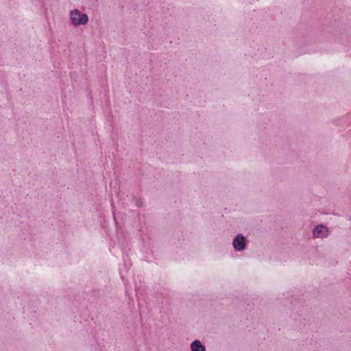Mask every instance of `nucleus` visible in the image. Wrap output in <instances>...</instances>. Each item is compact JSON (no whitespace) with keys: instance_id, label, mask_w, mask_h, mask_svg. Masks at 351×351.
<instances>
[{"instance_id":"7ed1b4c3","label":"nucleus","mask_w":351,"mask_h":351,"mask_svg":"<svg viewBox=\"0 0 351 351\" xmlns=\"http://www.w3.org/2000/svg\"><path fill=\"white\" fill-rule=\"evenodd\" d=\"M328 228L327 226L320 224L317 226L313 230L314 237L317 238H324L328 235Z\"/></svg>"},{"instance_id":"f257e3e1","label":"nucleus","mask_w":351,"mask_h":351,"mask_svg":"<svg viewBox=\"0 0 351 351\" xmlns=\"http://www.w3.org/2000/svg\"><path fill=\"white\" fill-rule=\"evenodd\" d=\"M70 18L73 25L75 26L86 25L88 21V16L85 14H82L78 10H73L70 14Z\"/></svg>"},{"instance_id":"20e7f679","label":"nucleus","mask_w":351,"mask_h":351,"mask_svg":"<svg viewBox=\"0 0 351 351\" xmlns=\"http://www.w3.org/2000/svg\"><path fill=\"white\" fill-rule=\"evenodd\" d=\"M190 348L191 351H206V347L198 339L194 340Z\"/></svg>"},{"instance_id":"39448f33","label":"nucleus","mask_w":351,"mask_h":351,"mask_svg":"<svg viewBox=\"0 0 351 351\" xmlns=\"http://www.w3.org/2000/svg\"><path fill=\"white\" fill-rule=\"evenodd\" d=\"M115 221V225L117 226V221Z\"/></svg>"},{"instance_id":"f03ea898","label":"nucleus","mask_w":351,"mask_h":351,"mask_svg":"<svg viewBox=\"0 0 351 351\" xmlns=\"http://www.w3.org/2000/svg\"><path fill=\"white\" fill-rule=\"evenodd\" d=\"M232 245L235 251L243 252L247 247V239L243 234H237L232 241Z\"/></svg>"}]
</instances>
